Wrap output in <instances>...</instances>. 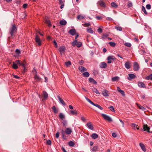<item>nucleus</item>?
<instances>
[{"mask_svg":"<svg viewBox=\"0 0 152 152\" xmlns=\"http://www.w3.org/2000/svg\"><path fill=\"white\" fill-rule=\"evenodd\" d=\"M81 119L83 122H86V119L83 117H81Z\"/></svg>","mask_w":152,"mask_h":152,"instance_id":"13d9d810","label":"nucleus"},{"mask_svg":"<svg viewBox=\"0 0 152 152\" xmlns=\"http://www.w3.org/2000/svg\"><path fill=\"white\" fill-rule=\"evenodd\" d=\"M119 78V77L118 76H115L113 77L112 79V81H115L118 80Z\"/></svg>","mask_w":152,"mask_h":152,"instance_id":"c9c22d12","label":"nucleus"},{"mask_svg":"<svg viewBox=\"0 0 152 152\" xmlns=\"http://www.w3.org/2000/svg\"><path fill=\"white\" fill-rule=\"evenodd\" d=\"M98 150V147L97 146H94L92 148L90 149V151L91 152L96 151Z\"/></svg>","mask_w":152,"mask_h":152,"instance_id":"f3484780","label":"nucleus"},{"mask_svg":"<svg viewBox=\"0 0 152 152\" xmlns=\"http://www.w3.org/2000/svg\"><path fill=\"white\" fill-rule=\"evenodd\" d=\"M72 132V129L70 128H66V130L64 131V132L66 133V134L69 135Z\"/></svg>","mask_w":152,"mask_h":152,"instance_id":"423d86ee","label":"nucleus"},{"mask_svg":"<svg viewBox=\"0 0 152 152\" xmlns=\"http://www.w3.org/2000/svg\"><path fill=\"white\" fill-rule=\"evenodd\" d=\"M84 18V17L81 15H79L77 16V18L78 19H83Z\"/></svg>","mask_w":152,"mask_h":152,"instance_id":"c03bdc74","label":"nucleus"},{"mask_svg":"<svg viewBox=\"0 0 152 152\" xmlns=\"http://www.w3.org/2000/svg\"><path fill=\"white\" fill-rule=\"evenodd\" d=\"M65 50V48L64 46H61L59 48V50L61 55L64 53Z\"/></svg>","mask_w":152,"mask_h":152,"instance_id":"1a4fd4ad","label":"nucleus"},{"mask_svg":"<svg viewBox=\"0 0 152 152\" xmlns=\"http://www.w3.org/2000/svg\"><path fill=\"white\" fill-rule=\"evenodd\" d=\"M107 63L108 64H110L112 62V61H114V58H113L112 56H109L107 58Z\"/></svg>","mask_w":152,"mask_h":152,"instance_id":"9d476101","label":"nucleus"},{"mask_svg":"<svg viewBox=\"0 0 152 152\" xmlns=\"http://www.w3.org/2000/svg\"><path fill=\"white\" fill-rule=\"evenodd\" d=\"M67 22L64 19L61 20L60 21V23L62 25H65L66 24Z\"/></svg>","mask_w":152,"mask_h":152,"instance_id":"b1692460","label":"nucleus"},{"mask_svg":"<svg viewBox=\"0 0 152 152\" xmlns=\"http://www.w3.org/2000/svg\"><path fill=\"white\" fill-rule=\"evenodd\" d=\"M64 0H59V4H64Z\"/></svg>","mask_w":152,"mask_h":152,"instance_id":"4d7b16f0","label":"nucleus"},{"mask_svg":"<svg viewBox=\"0 0 152 152\" xmlns=\"http://www.w3.org/2000/svg\"><path fill=\"white\" fill-rule=\"evenodd\" d=\"M128 76H129L127 77V79L129 80H131L132 79L136 77V76L133 74H129Z\"/></svg>","mask_w":152,"mask_h":152,"instance_id":"0eeeda50","label":"nucleus"},{"mask_svg":"<svg viewBox=\"0 0 152 152\" xmlns=\"http://www.w3.org/2000/svg\"><path fill=\"white\" fill-rule=\"evenodd\" d=\"M35 41L39 46H40L41 45V40L39 37L37 35H36L35 36Z\"/></svg>","mask_w":152,"mask_h":152,"instance_id":"39448f33","label":"nucleus"},{"mask_svg":"<svg viewBox=\"0 0 152 152\" xmlns=\"http://www.w3.org/2000/svg\"><path fill=\"white\" fill-rule=\"evenodd\" d=\"M57 98L60 102L62 104V105L64 106H65L66 105V104L64 102V101L59 96H57Z\"/></svg>","mask_w":152,"mask_h":152,"instance_id":"dca6fc26","label":"nucleus"},{"mask_svg":"<svg viewBox=\"0 0 152 152\" xmlns=\"http://www.w3.org/2000/svg\"><path fill=\"white\" fill-rule=\"evenodd\" d=\"M146 8L148 10H150L151 8V5L150 4H147L146 5Z\"/></svg>","mask_w":152,"mask_h":152,"instance_id":"6e6d98bb","label":"nucleus"},{"mask_svg":"<svg viewBox=\"0 0 152 152\" xmlns=\"http://www.w3.org/2000/svg\"><path fill=\"white\" fill-rule=\"evenodd\" d=\"M122 96H124L125 95V93L124 91L123 90L120 91V92H119Z\"/></svg>","mask_w":152,"mask_h":152,"instance_id":"69168bd1","label":"nucleus"},{"mask_svg":"<svg viewBox=\"0 0 152 152\" xmlns=\"http://www.w3.org/2000/svg\"><path fill=\"white\" fill-rule=\"evenodd\" d=\"M124 45L127 47H130L131 46V44L130 43H125L124 44Z\"/></svg>","mask_w":152,"mask_h":152,"instance_id":"603ef678","label":"nucleus"},{"mask_svg":"<svg viewBox=\"0 0 152 152\" xmlns=\"http://www.w3.org/2000/svg\"><path fill=\"white\" fill-rule=\"evenodd\" d=\"M69 33L71 35L74 36L76 33V30L75 29H72L69 30Z\"/></svg>","mask_w":152,"mask_h":152,"instance_id":"f8f14e48","label":"nucleus"},{"mask_svg":"<svg viewBox=\"0 0 152 152\" xmlns=\"http://www.w3.org/2000/svg\"><path fill=\"white\" fill-rule=\"evenodd\" d=\"M88 80L89 82L92 83L94 84H96L97 83V82L94 79L91 77L89 78Z\"/></svg>","mask_w":152,"mask_h":152,"instance_id":"aec40b11","label":"nucleus"},{"mask_svg":"<svg viewBox=\"0 0 152 152\" xmlns=\"http://www.w3.org/2000/svg\"><path fill=\"white\" fill-rule=\"evenodd\" d=\"M115 28L118 31H121L122 30V28L118 26H116L115 27Z\"/></svg>","mask_w":152,"mask_h":152,"instance_id":"de8ad7c7","label":"nucleus"},{"mask_svg":"<svg viewBox=\"0 0 152 152\" xmlns=\"http://www.w3.org/2000/svg\"><path fill=\"white\" fill-rule=\"evenodd\" d=\"M71 62L70 61H69L67 62H66L65 63V65L67 66L68 67L70 65H71Z\"/></svg>","mask_w":152,"mask_h":152,"instance_id":"49530a36","label":"nucleus"},{"mask_svg":"<svg viewBox=\"0 0 152 152\" xmlns=\"http://www.w3.org/2000/svg\"><path fill=\"white\" fill-rule=\"evenodd\" d=\"M77 42V40L75 39L72 43V45L73 46H75L76 45Z\"/></svg>","mask_w":152,"mask_h":152,"instance_id":"a19ab883","label":"nucleus"},{"mask_svg":"<svg viewBox=\"0 0 152 152\" xmlns=\"http://www.w3.org/2000/svg\"><path fill=\"white\" fill-rule=\"evenodd\" d=\"M132 4L130 1L128 2L127 4V6L129 7H132Z\"/></svg>","mask_w":152,"mask_h":152,"instance_id":"864d4df0","label":"nucleus"},{"mask_svg":"<svg viewBox=\"0 0 152 152\" xmlns=\"http://www.w3.org/2000/svg\"><path fill=\"white\" fill-rule=\"evenodd\" d=\"M99 66L102 68H105L107 67V64L104 62H102L100 64Z\"/></svg>","mask_w":152,"mask_h":152,"instance_id":"a211bd4d","label":"nucleus"},{"mask_svg":"<svg viewBox=\"0 0 152 152\" xmlns=\"http://www.w3.org/2000/svg\"><path fill=\"white\" fill-rule=\"evenodd\" d=\"M109 109L110 110H111L112 112H114L115 110L114 108V107L113 106H111L110 107H108Z\"/></svg>","mask_w":152,"mask_h":152,"instance_id":"5fc2aeb1","label":"nucleus"},{"mask_svg":"<svg viewBox=\"0 0 152 152\" xmlns=\"http://www.w3.org/2000/svg\"><path fill=\"white\" fill-rule=\"evenodd\" d=\"M92 91L93 92H95L96 94H100L99 92L98 91L96 88H92Z\"/></svg>","mask_w":152,"mask_h":152,"instance_id":"c756f323","label":"nucleus"},{"mask_svg":"<svg viewBox=\"0 0 152 152\" xmlns=\"http://www.w3.org/2000/svg\"><path fill=\"white\" fill-rule=\"evenodd\" d=\"M17 28L15 24L12 25V27L10 30V34L12 37L13 35V34L15 33L17 31Z\"/></svg>","mask_w":152,"mask_h":152,"instance_id":"f03ea898","label":"nucleus"},{"mask_svg":"<svg viewBox=\"0 0 152 152\" xmlns=\"http://www.w3.org/2000/svg\"><path fill=\"white\" fill-rule=\"evenodd\" d=\"M109 43L110 45L112 47H114L115 45V43L114 42H109Z\"/></svg>","mask_w":152,"mask_h":152,"instance_id":"3c124183","label":"nucleus"},{"mask_svg":"<svg viewBox=\"0 0 152 152\" xmlns=\"http://www.w3.org/2000/svg\"><path fill=\"white\" fill-rule=\"evenodd\" d=\"M86 125L89 129L92 130H93L94 129V128L93 125H92L91 122H89L87 123L86 124Z\"/></svg>","mask_w":152,"mask_h":152,"instance_id":"ddd939ff","label":"nucleus"},{"mask_svg":"<svg viewBox=\"0 0 152 152\" xmlns=\"http://www.w3.org/2000/svg\"><path fill=\"white\" fill-rule=\"evenodd\" d=\"M99 4L100 6L101 7H105V3L102 1H100L99 2Z\"/></svg>","mask_w":152,"mask_h":152,"instance_id":"cd10ccee","label":"nucleus"},{"mask_svg":"<svg viewBox=\"0 0 152 152\" xmlns=\"http://www.w3.org/2000/svg\"><path fill=\"white\" fill-rule=\"evenodd\" d=\"M146 79L147 80H152V74H151L149 76L146 77Z\"/></svg>","mask_w":152,"mask_h":152,"instance_id":"37998d69","label":"nucleus"},{"mask_svg":"<svg viewBox=\"0 0 152 152\" xmlns=\"http://www.w3.org/2000/svg\"><path fill=\"white\" fill-rule=\"evenodd\" d=\"M139 53L140 54H143L145 53V52L144 50H141L139 51Z\"/></svg>","mask_w":152,"mask_h":152,"instance_id":"680f3d73","label":"nucleus"},{"mask_svg":"<svg viewBox=\"0 0 152 152\" xmlns=\"http://www.w3.org/2000/svg\"><path fill=\"white\" fill-rule=\"evenodd\" d=\"M142 10L144 12L145 14H147V12L145 7L144 6H142Z\"/></svg>","mask_w":152,"mask_h":152,"instance_id":"09e8293b","label":"nucleus"},{"mask_svg":"<svg viewBox=\"0 0 152 152\" xmlns=\"http://www.w3.org/2000/svg\"><path fill=\"white\" fill-rule=\"evenodd\" d=\"M112 136L114 137H117V134L115 133H113L112 134Z\"/></svg>","mask_w":152,"mask_h":152,"instance_id":"338daca9","label":"nucleus"},{"mask_svg":"<svg viewBox=\"0 0 152 152\" xmlns=\"http://www.w3.org/2000/svg\"><path fill=\"white\" fill-rule=\"evenodd\" d=\"M68 144L71 147L75 145L74 142L72 141H70L69 142Z\"/></svg>","mask_w":152,"mask_h":152,"instance_id":"58836bf2","label":"nucleus"},{"mask_svg":"<svg viewBox=\"0 0 152 152\" xmlns=\"http://www.w3.org/2000/svg\"><path fill=\"white\" fill-rule=\"evenodd\" d=\"M47 144L48 145H50L51 144V141L50 140H47Z\"/></svg>","mask_w":152,"mask_h":152,"instance_id":"774afa93","label":"nucleus"},{"mask_svg":"<svg viewBox=\"0 0 152 152\" xmlns=\"http://www.w3.org/2000/svg\"><path fill=\"white\" fill-rule=\"evenodd\" d=\"M111 6L114 7V8H117L118 7L117 5L116 4L115 2H112L111 3Z\"/></svg>","mask_w":152,"mask_h":152,"instance_id":"e433bc0d","label":"nucleus"},{"mask_svg":"<svg viewBox=\"0 0 152 152\" xmlns=\"http://www.w3.org/2000/svg\"><path fill=\"white\" fill-rule=\"evenodd\" d=\"M19 65L20 66H22L23 68L24 72L26 71V66L25 64L20 61V60H17L15 62H13V64L12 65V67L15 69H16L18 68V66L17 65Z\"/></svg>","mask_w":152,"mask_h":152,"instance_id":"f257e3e1","label":"nucleus"},{"mask_svg":"<svg viewBox=\"0 0 152 152\" xmlns=\"http://www.w3.org/2000/svg\"><path fill=\"white\" fill-rule=\"evenodd\" d=\"M79 70L81 72H83L86 70V69L83 66H81L79 67Z\"/></svg>","mask_w":152,"mask_h":152,"instance_id":"4be33fe9","label":"nucleus"},{"mask_svg":"<svg viewBox=\"0 0 152 152\" xmlns=\"http://www.w3.org/2000/svg\"><path fill=\"white\" fill-rule=\"evenodd\" d=\"M136 105L137 106V107L139 108V109L140 110H145V108H144V107H142L140 105L137 104L136 103Z\"/></svg>","mask_w":152,"mask_h":152,"instance_id":"5701e85b","label":"nucleus"},{"mask_svg":"<svg viewBox=\"0 0 152 152\" xmlns=\"http://www.w3.org/2000/svg\"><path fill=\"white\" fill-rule=\"evenodd\" d=\"M59 117L60 119L63 120L65 118V116L63 113H60L59 115Z\"/></svg>","mask_w":152,"mask_h":152,"instance_id":"473e14b6","label":"nucleus"},{"mask_svg":"<svg viewBox=\"0 0 152 152\" xmlns=\"http://www.w3.org/2000/svg\"><path fill=\"white\" fill-rule=\"evenodd\" d=\"M89 75V73L87 72H85L83 73V76L86 77H88Z\"/></svg>","mask_w":152,"mask_h":152,"instance_id":"c85d7f7f","label":"nucleus"},{"mask_svg":"<svg viewBox=\"0 0 152 152\" xmlns=\"http://www.w3.org/2000/svg\"><path fill=\"white\" fill-rule=\"evenodd\" d=\"M91 137L93 139H96L98 137V135L96 133H93L91 134Z\"/></svg>","mask_w":152,"mask_h":152,"instance_id":"393cba45","label":"nucleus"},{"mask_svg":"<svg viewBox=\"0 0 152 152\" xmlns=\"http://www.w3.org/2000/svg\"><path fill=\"white\" fill-rule=\"evenodd\" d=\"M92 105L98 107L101 110H103V107L97 104H95L94 103V104H93Z\"/></svg>","mask_w":152,"mask_h":152,"instance_id":"7c9ffc66","label":"nucleus"},{"mask_svg":"<svg viewBox=\"0 0 152 152\" xmlns=\"http://www.w3.org/2000/svg\"><path fill=\"white\" fill-rule=\"evenodd\" d=\"M119 121H120V122H121V123L122 124V126L123 127H124V123L123 122V121L122 120H121V119H119Z\"/></svg>","mask_w":152,"mask_h":152,"instance_id":"0e129e2a","label":"nucleus"},{"mask_svg":"<svg viewBox=\"0 0 152 152\" xmlns=\"http://www.w3.org/2000/svg\"><path fill=\"white\" fill-rule=\"evenodd\" d=\"M101 115L103 118L105 120L108 121L109 122H111L112 121V119L109 116L104 114H102Z\"/></svg>","mask_w":152,"mask_h":152,"instance_id":"7ed1b4c3","label":"nucleus"},{"mask_svg":"<svg viewBox=\"0 0 152 152\" xmlns=\"http://www.w3.org/2000/svg\"><path fill=\"white\" fill-rule=\"evenodd\" d=\"M52 109L53 110V112L55 113H57L58 112V110L56 109V107L55 106H53L52 107Z\"/></svg>","mask_w":152,"mask_h":152,"instance_id":"2f4dec72","label":"nucleus"},{"mask_svg":"<svg viewBox=\"0 0 152 152\" xmlns=\"http://www.w3.org/2000/svg\"><path fill=\"white\" fill-rule=\"evenodd\" d=\"M45 23H47L49 26H51L50 22V20L48 18H46L45 19Z\"/></svg>","mask_w":152,"mask_h":152,"instance_id":"bb28decb","label":"nucleus"},{"mask_svg":"<svg viewBox=\"0 0 152 152\" xmlns=\"http://www.w3.org/2000/svg\"><path fill=\"white\" fill-rule=\"evenodd\" d=\"M85 98L88 102H89L92 105H93V104H94V103L92 102L88 98L85 96Z\"/></svg>","mask_w":152,"mask_h":152,"instance_id":"79ce46f5","label":"nucleus"},{"mask_svg":"<svg viewBox=\"0 0 152 152\" xmlns=\"http://www.w3.org/2000/svg\"><path fill=\"white\" fill-rule=\"evenodd\" d=\"M131 63L129 61H126L124 64V66L126 68L129 69L131 68Z\"/></svg>","mask_w":152,"mask_h":152,"instance_id":"6e6552de","label":"nucleus"},{"mask_svg":"<svg viewBox=\"0 0 152 152\" xmlns=\"http://www.w3.org/2000/svg\"><path fill=\"white\" fill-rule=\"evenodd\" d=\"M108 91L106 89L102 91V94L104 96H108L109 95L108 94Z\"/></svg>","mask_w":152,"mask_h":152,"instance_id":"4468645a","label":"nucleus"},{"mask_svg":"<svg viewBox=\"0 0 152 152\" xmlns=\"http://www.w3.org/2000/svg\"><path fill=\"white\" fill-rule=\"evenodd\" d=\"M70 112L72 115H76L77 114V111L75 110H71Z\"/></svg>","mask_w":152,"mask_h":152,"instance_id":"72a5a7b5","label":"nucleus"},{"mask_svg":"<svg viewBox=\"0 0 152 152\" xmlns=\"http://www.w3.org/2000/svg\"><path fill=\"white\" fill-rule=\"evenodd\" d=\"M150 128L147 125H143V129H141V130H143L144 131H147L148 132H150L149 131Z\"/></svg>","mask_w":152,"mask_h":152,"instance_id":"2eb2a0df","label":"nucleus"},{"mask_svg":"<svg viewBox=\"0 0 152 152\" xmlns=\"http://www.w3.org/2000/svg\"><path fill=\"white\" fill-rule=\"evenodd\" d=\"M87 31L88 32L91 33V34H93V31L92 30L91 28H87Z\"/></svg>","mask_w":152,"mask_h":152,"instance_id":"ea45409f","label":"nucleus"},{"mask_svg":"<svg viewBox=\"0 0 152 152\" xmlns=\"http://www.w3.org/2000/svg\"><path fill=\"white\" fill-rule=\"evenodd\" d=\"M139 145L142 150L144 152H145L146 151V149L145 146L144 145V144L142 143H140L139 144Z\"/></svg>","mask_w":152,"mask_h":152,"instance_id":"412c9836","label":"nucleus"},{"mask_svg":"<svg viewBox=\"0 0 152 152\" xmlns=\"http://www.w3.org/2000/svg\"><path fill=\"white\" fill-rule=\"evenodd\" d=\"M97 31L99 33H101L102 32V29L100 28H99L97 29Z\"/></svg>","mask_w":152,"mask_h":152,"instance_id":"052dcab7","label":"nucleus"},{"mask_svg":"<svg viewBox=\"0 0 152 152\" xmlns=\"http://www.w3.org/2000/svg\"><path fill=\"white\" fill-rule=\"evenodd\" d=\"M15 52L16 53L19 54L20 53V50L18 49H16L15 50Z\"/></svg>","mask_w":152,"mask_h":152,"instance_id":"bf43d9fd","label":"nucleus"},{"mask_svg":"<svg viewBox=\"0 0 152 152\" xmlns=\"http://www.w3.org/2000/svg\"><path fill=\"white\" fill-rule=\"evenodd\" d=\"M43 99H46L48 97V93L45 91H44L43 92V94L42 95Z\"/></svg>","mask_w":152,"mask_h":152,"instance_id":"9b49d317","label":"nucleus"},{"mask_svg":"<svg viewBox=\"0 0 152 152\" xmlns=\"http://www.w3.org/2000/svg\"><path fill=\"white\" fill-rule=\"evenodd\" d=\"M34 78L35 80L37 81H40L41 80V78L39 76L37 75V74L35 75Z\"/></svg>","mask_w":152,"mask_h":152,"instance_id":"a878e982","label":"nucleus"},{"mask_svg":"<svg viewBox=\"0 0 152 152\" xmlns=\"http://www.w3.org/2000/svg\"><path fill=\"white\" fill-rule=\"evenodd\" d=\"M62 123L63 125L64 126H66L67 125V122L65 120H62Z\"/></svg>","mask_w":152,"mask_h":152,"instance_id":"a18cd8bd","label":"nucleus"},{"mask_svg":"<svg viewBox=\"0 0 152 152\" xmlns=\"http://www.w3.org/2000/svg\"><path fill=\"white\" fill-rule=\"evenodd\" d=\"M61 134H62V137L63 139L64 140H66V137L64 134V131L62 130L61 131Z\"/></svg>","mask_w":152,"mask_h":152,"instance_id":"f704fd0d","label":"nucleus"},{"mask_svg":"<svg viewBox=\"0 0 152 152\" xmlns=\"http://www.w3.org/2000/svg\"><path fill=\"white\" fill-rule=\"evenodd\" d=\"M133 69L134 71H138L140 69L139 66L137 62H134L133 64Z\"/></svg>","mask_w":152,"mask_h":152,"instance_id":"20e7f679","label":"nucleus"},{"mask_svg":"<svg viewBox=\"0 0 152 152\" xmlns=\"http://www.w3.org/2000/svg\"><path fill=\"white\" fill-rule=\"evenodd\" d=\"M82 45V43L81 42H77V43L76 46L78 48L80 47Z\"/></svg>","mask_w":152,"mask_h":152,"instance_id":"4c0bfd02","label":"nucleus"},{"mask_svg":"<svg viewBox=\"0 0 152 152\" xmlns=\"http://www.w3.org/2000/svg\"><path fill=\"white\" fill-rule=\"evenodd\" d=\"M138 86L140 88H145V85L142 82H140L138 83Z\"/></svg>","mask_w":152,"mask_h":152,"instance_id":"6ab92c4d","label":"nucleus"},{"mask_svg":"<svg viewBox=\"0 0 152 152\" xmlns=\"http://www.w3.org/2000/svg\"><path fill=\"white\" fill-rule=\"evenodd\" d=\"M131 126L133 129H135L136 128L137 126V125L135 124H132L131 125Z\"/></svg>","mask_w":152,"mask_h":152,"instance_id":"8fccbe9b","label":"nucleus"},{"mask_svg":"<svg viewBox=\"0 0 152 152\" xmlns=\"http://www.w3.org/2000/svg\"><path fill=\"white\" fill-rule=\"evenodd\" d=\"M82 25L83 26L85 25L87 26H89L90 25V24L89 23H86L84 24H82Z\"/></svg>","mask_w":152,"mask_h":152,"instance_id":"e2e57ef3","label":"nucleus"}]
</instances>
